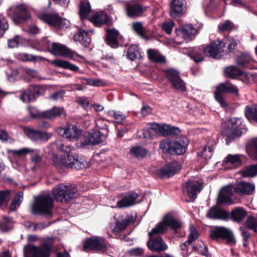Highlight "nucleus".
Segmentation results:
<instances>
[{
	"label": "nucleus",
	"mask_w": 257,
	"mask_h": 257,
	"mask_svg": "<svg viewBox=\"0 0 257 257\" xmlns=\"http://www.w3.org/2000/svg\"><path fill=\"white\" fill-rule=\"evenodd\" d=\"M75 186L60 184L54 187L52 189L53 195L55 199L59 202H66L74 198L77 193Z\"/></svg>",
	"instance_id": "9d476101"
},
{
	"label": "nucleus",
	"mask_w": 257,
	"mask_h": 257,
	"mask_svg": "<svg viewBox=\"0 0 257 257\" xmlns=\"http://www.w3.org/2000/svg\"><path fill=\"white\" fill-rule=\"evenodd\" d=\"M209 45L207 46L206 48L203 47L202 50L200 48H195L190 54V57L196 62H199L203 60V55L209 56V55L205 54L204 53V50L206 49Z\"/></svg>",
	"instance_id": "ea45409f"
},
{
	"label": "nucleus",
	"mask_w": 257,
	"mask_h": 257,
	"mask_svg": "<svg viewBox=\"0 0 257 257\" xmlns=\"http://www.w3.org/2000/svg\"><path fill=\"white\" fill-rule=\"evenodd\" d=\"M255 189L254 184L240 182L235 185H229L222 188L218 196L217 203L221 204H231L233 201L231 199L234 193L240 195H250Z\"/></svg>",
	"instance_id": "f03ea898"
},
{
	"label": "nucleus",
	"mask_w": 257,
	"mask_h": 257,
	"mask_svg": "<svg viewBox=\"0 0 257 257\" xmlns=\"http://www.w3.org/2000/svg\"><path fill=\"white\" fill-rule=\"evenodd\" d=\"M50 147L53 150L49 153V157L56 167L80 169L86 167V163L79 159L77 155L70 154V147L65 145L61 141L51 144Z\"/></svg>",
	"instance_id": "f257e3e1"
},
{
	"label": "nucleus",
	"mask_w": 257,
	"mask_h": 257,
	"mask_svg": "<svg viewBox=\"0 0 257 257\" xmlns=\"http://www.w3.org/2000/svg\"><path fill=\"white\" fill-rule=\"evenodd\" d=\"M166 75L170 81L172 86L182 91L186 90L184 82L181 79L179 72L174 69H169L166 71Z\"/></svg>",
	"instance_id": "f3484780"
},
{
	"label": "nucleus",
	"mask_w": 257,
	"mask_h": 257,
	"mask_svg": "<svg viewBox=\"0 0 257 257\" xmlns=\"http://www.w3.org/2000/svg\"><path fill=\"white\" fill-rule=\"evenodd\" d=\"M23 200V193L22 192H19L14 198L10 207V210L12 211L16 209L20 205Z\"/></svg>",
	"instance_id": "de8ad7c7"
},
{
	"label": "nucleus",
	"mask_w": 257,
	"mask_h": 257,
	"mask_svg": "<svg viewBox=\"0 0 257 257\" xmlns=\"http://www.w3.org/2000/svg\"><path fill=\"white\" fill-rule=\"evenodd\" d=\"M177 36L176 41L177 43L181 44L182 41H178L180 39H183L185 41H189L191 39L192 36L196 33V30L193 28L191 25H187L179 27L176 30Z\"/></svg>",
	"instance_id": "412c9836"
},
{
	"label": "nucleus",
	"mask_w": 257,
	"mask_h": 257,
	"mask_svg": "<svg viewBox=\"0 0 257 257\" xmlns=\"http://www.w3.org/2000/svg\"><path fill=\"white\" fill-rule=\"evenodd\" d=\"M32 151V149L29 148H23L19 150H12L11 152L13 154L17 155L19 157H24Z\"/></svg>",
	"instance_id": "e2e57ef3"
},
{
	"label": "nucleus",
	"mask_w": 257,
	"mask_h": 257,
	"mask_svg": "<svg viewBox=\"0 0 257 257\" xmlns=\"http://www.w3.org/2000/svg\"><path fill=\"white\" fill-rule=\"evenodd\" d=\"M28 137L35 142H46L52 136V134L33 129L28 128L26 131Z\"/></svg>",
	"instance_id": "4be33fe9"
},
{
	"label": "nucleus",
	"mask_w": 257,
	"mask_h": 257,
	"mask_svg": "<svg viewBox=\"0 0 257 257\" xmlns=\"http://www.w3.org/2000/svg\"><path fill=\"white\" fill-rule=\"evenodd\" d=\"M109 116L113 117L117 123H121L125 119L126 116L121 112L118 110H110L107 112Z\"/></svg>",
	"instance_id": "3c124183"
},
{
	"label": "nucleus",
	"mask_w": 257,
	"mask_h": 257,
	"mask_svg": "<svg viewBox=\"0 0 257 257\" xmlns=\"http://www.w3.org/2000/svg\"><path fill=\"white\" fill-rule=\"evenodd\" d=\"M181 169V165L176 161L167 164L159 171V174L162 178H169Z\"/></svg>",
	"instance_id": "b1692460"
},
{
	"label": "nucleus",
	"mask_w": 257,
	"mask_h": 257,
	"mask_svg": "<svg viewBox=\"0 0 257 257\" xmlns=\"http://www.w3.org/2000/svg\"><path fill=\"white\" fill-rule=\"evenodd\" d=\"M12 219L6 216H3L0 221V230L7 231L12 228Z\"/></svg>",
	"instance_id": "603ef678"
},
{
	"label": "nucleus",
	"mask_w": 257,
	"mask_h": 257,
	"mask_svg": "<svg viewBox=\"0 0 257 257\" xmlns=\"http://www.w3.org/2000/svg\"><path fill=\"white\" fill-rule=\"evenodd\" d=\"M109 23L110 20L107 15L104 12H99L95 14L90 20H87L84 25L86 26L87 24L93 23L97 27H101L103 25Z\"/></svg>",
	"instance_id": "393cba45"
},
{
	"label": "nucleus",
	"mask_w": 257,
	"mask_h": 257,
	"mask_svg": "<svg viewBox=\"0 0 257 257\" xmlns=\"http://www.w3.org/2000/svg\"><path fill=\"white\" fill-rule=\"evenodd\" d=\"M31 154V160L33 162H39L41 161L42 155L40 150L37 149H32V151L30 152Z\"/></svg>",
	"instance_id": "052dcab7"
},
{
	"label": "nucleus",
	"mask_w": 257,
	"mask_h": 257,
	"mask_svg": "<svg viewBox=\"0 0 257 257\" xmlns=\"http://www.w3.org/2000/svg\"><path fill=\"white\" fill-rule=\"evenodd\" d=\"M127 56L132 61L141 58V52L138 46L136 45L131 46L128 49Z\"/></svg>",
	"instance_id": "4c0bfd02"
},
{
	"label": "nucleus",
	"mask_w": 257,
	"mask_h": 257,
	"mask_svg": "<svg viewBox=\"0 0 257 257\" xmlns=\"http://www.w3.org/2000/svg\"><path fill=\"white\" fill-rule=\"evenodd\" d=\"M246 225L248 228L253 229L257 232V219L252 216L248 217L246 222Z\"/></svg>",
	"instance_id": "680f3d73"
},
{
	"label": "nucleus",
	"mask_w": 257,
	"mask_h": 257,
	"mask_svg": "<svg viewBox=\"0 0 257 257\" xmlns=\"http://www.w3.org/2000/svg\"><path fill=\"white\" fill-rule=\"evenodd\" d=\"M248 155L254 159H257V138L252 139L251 143L246 147Z\"/></svg>",
	"instance_id": "c03bdc74"
},
{
	"label": "nucleus",
	"mask_w": 257,
	"mask_h": 257,
	"mask_svg": "<svg viewBox=\"0 0 257 257\" xmlns=\"http://www.w3.org/2000/svg\"><path fill=\"white\" fill-rule=\"evenodd\" d=\"M179 132L177 127H173L170 125L163 124L162 125L157 123H152L149 125L146 129L141 130L138 132V136L140 138L145 139H151L155 134L159 136H166Z\"/></svg>",
	"instance_id": "7ed1b4c3"
},
{
	"label": "nucleus",
	"mask_w": 257,
	"mask_h": 257,
	"mask_svg": "<svg viewBox=\"0 0 257 257\" xmlns=\"http://www.w3.org/2000/svg\"><path fill=\"white\" fill-rule=\"evenodd\" d=\"M29 91L34 96L35 99L39 95L43 94L46 91V88L42 85H31Z\"/></svg>",
	"instance_id": "8fccbe9b"
},
{
	"label": "nucleus",
	"mask_w": 257,
	"mask_h": 257,
	"mask_svg": "<svg viewBox=\"0 0 257 257\" xmlns=\"http://www.w3.org/2000/svg\"><path fill=\"white\" fill-rule=\"evenodd\" d=\"M127 253L131 256L138 257L144 254V250L141 247H136L129 249Z\"/></svg>",
	"instance_id": "0e129e2a"
},
{
	"label": "nucleus",
	"mask_w": 257,
	"mask_h": 257,
	"mask_svg": "<svg viewBox=\"0 0 257 257\" xmlns=\"http://www.w3.org/2000/svg\"><path fill=\"white\" fill-rule=\"evenodd\" d=\"M96 126L97 129L100 132H103L104 131H106L107 132V136L108 135V131L107 129V125L106 121L104 120L98 119L95 121Z\"/></svg>",
	"instance_id": "69168bd1"
},
{
	"label": "nucleus",
	"mask_w": 257,
	"mask_h": 257,
	"mask_svg": "<svg viewBox=\"0 0 257 257\" xmlns=\"http://www.w3.org/2000/svg\"><path fill=\"white\" fill-rule=\"evenodd\" d=\"M51 64L57 67L70 69L74 72H78L79 71V68L76 65L65 60H56L51 62Z\"/></svg>",
	"instance_id": "f704fd0d"
},
{
	"label": "nucleus",
	"mask_w": 257,
	"mask_h": 257,
	"mask_svg": "<svg viewBox=\"0 0 257 257\" xmlns=\"http://www.w3.org/2000/svg\"><path fill=\"white\" fill-rule=\"evenodd\" d=\"M246 215V212L242 207L236 208L231 212V216L233 220L235 221L241 220Z\"/></svg>",
	"instance_id": "37998d69"
},
{
	"label": "nucleus",
	"mask_w": 257,
	"mask_h": 257,
	"mask_svg": "<svg viewBox=\"0 0 257 257\" xmlns=\"http://www.w3.org/2000/svg\"><path fill=\"white\" fill-rule=\"evenodd\" d=\"M202 187L200 183L196 181H189L186 183L183 188V192L185 195L187 196L190 200H194L197 196V194L200 192Z\"/></svg>",
	"instance_id": "a211bd4d"
},
{
	"label": "nucleus",
	"mask_w": 257,
	"mask_h": 257,
	"mask_svg": "<svg viewBox=\"0 0 257 257\" xmlns=\"http://www.w3.org/2000/svg\"><path fill=\"white\" fill-rule=\"evenodd\" d=\"M224 74L226 76L231 78H235L238 76H243L246 78L248 77L247 73L242 72L240 70L234 66L226 67L224 69Z\"/></svg>",
	"instance_id": "473e14b6"
},
{
	"label": "nucleus",
	"mask_w": 257,
	"mask_h": 257,
	"mask_svg": "<svg viewBox=\"0 0 257 257\" xmlns=\"http://www.w3.org/2000/svg\"><path fill=\"white\" fill-rule=\"evenodd\" d=\"M43 114L45 118L52 119L56 117L65 115V112L62 107H54L50 110L44 111Z\"/></svg>",
	"instance_id": "7c9ffc66"
},
{
	"label": "nucleus",
	"mask_w": 257,
	"mask_h": 257,
	"mask_svg": "<svg viewBox=\"0 0 257 257\" xmlns=\"http://www.w3.org/2000/svg\"><path fill=\"white\" fill-rule=\"evenodd\" d=\"M91 12V7L88 2H82L79 6V15L81 19H85Z\"/></svg>",
	"instance_id": "a19ab883"
},
{
	"label": "nucleus",
	"mask_w": 257,
	"mask_h": 257,
	"mask_svg": "<svg viewBox=\"0 0 257 257\" xmlns=\"http://www.w3.org/2000/svg\"><path fill=\"white\" fill-rule=\"evenodd\" d=\"M175 25L174 22L172 20L165 21L162 25V29L168 34L172 33V29Z\"/></svg>",
	"instance_id": "bf43d9fd"
},
{
	"label": "nucleus",
	"mask_w": 257,
	"mask_h": 257,
	"mask_svg": "<svg viewBox=\"0 0 257 257\" xmlns=\"http://www.w3.org/2000/svg\"><path fill=\"white\" fill-rule=\"evenodd\" d=\"M236 41L232 38L227 37L221 41L217 40L211 43L206 49L204 50L205 54L209 55L211 57L219 59L221 53L224 51V48L226 47L228 52H232L237 46Z\"/></svg>",
	"instance_id": "20e7f679"
},
{
	"label": "nucleus",
	"mask_w": 257,
	"mask_h": 257,
	"mask_svg": "<svg viewBox=\"0 0 257 257\" xmlns=\"http://www.w3.org/2000/svg\"><path fill=\"white\" fill-rule=\"evenodd\" d=\"M213 150L214 147L213 146L205 147L201 151L198 152V154L199 157L208 160L211 158Z\"/></svg>",
	"instance_id": "49530a36"
},
{
	"label": "nucleus",
	"mask_w": 257,
	"mask_h": 257,
	"mask_svg": "<svg viewBox=\"0 0 257 257\" xmlns=\"http://www.w3.org/2000/svg\"><path fill=\"white\" fill-rule=\"evenodd\" d=\"M233 28V23L229 20H227L218 26V31L221 32L224 31H230Z\"/></svg>",
	"instance_id": "6e6d98bb"
},
{
	"label": "nucleus",
	"mask_w": 257,
	"mask_h": 257,
	"mask_svg": "<svg viewBox=\"0 0 257 257\" xmlns=\"http://www.w3.org/2000/svg\"><path fill=\"white\" fill-rule=\"evenodd\" d=\"M130 153L135 157L143 158L146 155L147 151L142 147L136 146L131 148Z\"/></svg>",
	"instance_id": "09e8293b"
},
{
	"label": "nucleus",
	"mask_w": 257,
	"mask_h": 257,
	"mask_svg": "<svg viewBox=\"0 0 257 257\" xmlns=\"http://www.w3.org/2000/svg\"><path fill=\"white\" fill-rule=\"evenodd\" d=\"M106 32L107 44L112 48L117 47L118 46V32L114 29H108Z\"/></svg>",
	"instance_id": "2f4dec72"
},
{
	"label": "nucleus",
	"mask_w": 257,
	"mask_h": 257,
	"mask_svg": "<svg viewBox=\"0 0 257 257\" xmlns=\"http://www.w3.org/2000/svg\"><path fill=\"white\" fill-rule=\"evenodd\" d=\"M148 55L149 58L156 62H165V58L162 56L158 51L153 49L148 50Z\"/></svg>",
	"instance_id": "79ce46f5"
},
{
	"label": "nucleus",
	"mask_w": 257,
	"mask_h": 257,
	"mask_svg": "<svg viewBox=\"0 0 257 257\" xmlns=\"http://www.w3.org/2000/svg\"><path fill=\"white\" fill-rule=\"evenodd\" d=\"M128 224V221L126 220L119 221L116 219L115 216H114L110 222V227L113 232L117 233L124 230Z\"/></svg>",
	"instance_id": "c756f323"
},
{
	"label": "nucleus",
	"mask_w": 257,
	"mask_h": 257,
	"mask_svg": "<svg viewBox=\"0 0 257 257\" xmlns=\"http://www.w3.org/2000/svg\"><path fill=\"white\" fill-rule=\"evenodd\" d=\"M245 114L248 119L257 122V105L253 104L247 105L245 108Z\"/></svg>",
	"instance_id": "c9c22d12"
},
{
	"label": "nucleus",
	"mask_w": 257,
	"mask_h": 257,
	"mask_svg": "<svg viewBox=\"0 0 257 257\" xmlns=\"http://www.w3.org/2000/svg\"><path fill=\"white\" fill-rule=\"evenodd\" d=\"M76 101L85 109L90 108V104L89 101L85 97H79L76 99Z\"/></svg>",
	"instance_id": "774afa93"
},
{
	"label": "nucleus",
	"mask_w": 257,
	"mask_h": 257,
	"mask_svg": "<svg viewBox=\"0 0 257 257\" xmlns=\"http://www.w3.org/2000/svg\"><path fill=\"white\" fill-rule=\"evenodd\" d=\"M252 62V59L248 54H242L238 56L236 60V62L238 65L243 66L250 69L252 68L251 64Z\"/></svg>",
	"instance_id": "58836bf2"
},
{
	"label": "nucleus",
	"mask_w": 257,
	"mask_h": 257,
	"mask_svg": "<svg viewBox=\"0 0 257 257\" xmlns=\"http://www.w3.org/2000/svg\"><path fill=\"white\" fill-rule=\"evenodd\" d=\"M53 237H48L43 240L42 246H30L24 249L25 257H49L54 246Z\"/></svg>",
	"instance_id": "423d86ee"
},
{
	"label": "nucleus",
	"mask_w": 257,
	"mask_h": 257,
	"mask_svg": "<svg viewBox=\"0 0 257 257\" xmlns=\"http://www.w3.org/2000/svg\"><path fill=\"white\" fill-rule=\"evenodd\" d=\"M170 16L176 18L183 14L185 7L184 0H173L170 7Z\"/></svg>",
	"instance_id": "c85d7f7f"
},
{
	"label": "nucleus",
	"mask_w": 257,
	"mask_h": 257,
	"mask_svg": "<svg viewBox=\"0 0 257 257\" xmlns=\"http://www.w3.org/2000/svg\"><path fill=\"white\" fill-rule=\"evenodd\" d=\"M28 110L32 117L44 118V111H39L37 108L33 106H29Z\"/></svg>",
	"instance_id": "4d7b16f0"
},
{
	"label": "nucleus",
	"mask_w": 257,
	"mask_h": 257,
	"mask_svg": "<svg viewBox=\"0 0 257 257\" xmlns=\"http://www.w3.org/2000/svg\"><path fill=\"white\" fill-rule=\"evenodd\" d=\"M53 199L49 195L38 196L32 206V209L35 214L46 216L52 214Z\"/></svg>",
	"instance_id": "6e6552de"
},
{
	"label": "nucleus",
	"mask_w": 257,
	"mask_h": 257,
	"mask_svg": "<svg viewBox=\"0 0 257 257\" xmlns=\"http://www.w3.org/2000/svg\"><path fill=\"white\" fill-rule=\"evenodd\" d=\"M20 99L24 102H29L35 100L34 96L30 92L29 89L27 91H25L22 93Z\"/></svg>",
	"instance_id": "338daca9"
},
{
	"label": "nucleus",
	"mask_w": 257,
	"mask_h": 257,
	"mask_svg": "<svg viewBox=\"0 0 257 257\" xmlns=\"http://www.w3.org/2000/svg\"><path fill=\"white\" fill-rule=\"evenodd\" d=\"M242 177H253L257 175V164L246 167L241 171Z\"/></svg>",
	"instance_id": "a18cd8bd"
},
{
	"label": "nucleus",
	"mask_w": 257,
	"mask_h": 257,
	"mask_svg": "<svg viewBox=\"0 0 257 257\" xmlns=\"http://www.w3.org/2000/svg\"><path fill=\"white\" fill-rule=\"evenodd\" d=\"M37 17L40 20L47 23L49 25L59 29L66 28L70 24L68 20L60 18L55 13H40L38 14Z\"/></svg>",
	"instance_id": "ddd939ff"
},
{
	"label": "nucleus",
	"mask_w": 257,
	"mask_h": 257,
	"mask_svg": "<svg viewBox=\"0 0 257 257\" xmlns=\"http://www.w3.org/2000/svg\"><path fill=\"white\" fill-rule=\"evenodd\" d=\"M138 195L136 193H132L126 194L117 202V207L122 208L128 207L135 204V201Z\"/></svg>",
	"instance_id": "bb28decb"
},
{
	"label": "nucleus",
	"mask_w": 257,
	"mask_h": 257,
	"mask_svg": "<svg viewBox=\"0 0 257 257\" xmlns=\"http://www.w3.org/2000/svg\"><path fill=\"white\" fill-rule=\"evenodd\" d=\"M132 27L133 30L138 33L142 37H145L144 32L145 30L143 26V25L140 22L134 23L132 24Z\"/></svg>",
	"instance_id": "13d9d810"
},
{
	"label": "nucleus",
	"mask_w": 257,
	"mask_h": 257,
	"mask_svg": "<svg viewBox=\"0 0 257 257\" xmlns=\"http://www.w3.org/2000/svg\"><path fill=\"white\" fill-rule=\"evenodd\" d=\"M247 130L241 125L239 118H232L228 122L227 125L223 131V134L226 137V144L245 133Z\"/></svg>",
	"instance_id": "0eeeda50"
},
{
	"label": "nucleus",
	"mask_w": 257,
	"mask_h": 257,
	"mask_svg": "<svg viewBox=\"0 0 257 257\" xmlns=\"http://www.w3.org/2000/svg\"><path fill=\"white\" fill-rule=\"evenodd\" d=\"M105 239L102 237L94 236L87 239L84 244V249L104 250L106 248Z\"/></svg>",
	"instance_id": "6ab92c4d"
},
{
	"label": "nucleus",
	"mask_w": 257,
	"mask_h": 257,
	"mask_svg": "<svg viewBox=\"0 0 257 257\" xmlns=\"http://www.w3.org/2000/svg\"><path fill=\"white\" fill-rule=\"evenodd\" d=\"M225 162L228 164L231 165V168H236L241 164L240 156L239 155H228L225 160Z\"/></svg>",
	"instance_id": "e433bc0d"
},
{
	"label": "nucleus",
	"mask_w": 257,
	"mask_h": 257,
	"mask_svg": "<svg viewBox=\"0 0 257 257\" xmlns=\"http://www.w3.org/2000/svg\"><path fill=\"white\" fill-rule=\"evenodd\" d=\"M150 238L148 241V247L152 251H163L168 248L167 244L160 236L154 237L150 236Z\"/></svg>",
	"instance_id": "5701e85b"
},
{
	"label": "nucleus",
	"mask_w": 257,
	"mask_h": 257,
	"mask_svg": "<svg viewBox=\"0 0 257 257\" xmlns=\"http://www.w3.org/2000/svg\"><path fill=\"white\" fill-rule=\"evenodd\" d=\"M8 15L16 24L26 21L29 17L28 9L25 4H19L11 7L8 10Z\"/></svg>",
	"instance_id": "4468645a"
},
{
	"label": "nucleus",
	"mask_w": 257,
	"mask_h": 257,
	"mask_svg": "<svg viewBox=\"0 0 257 257\" xmlns=\"http://www.w3.org/2000/svg\"><path fill=\"white\" fill-rule=\"evenodd\" d=\"M90 33H93L92 29H88L87 28L80 29L79 30V32L74 36V40L76 41L79 42L82 45L86 47L89 45L91 42V39L89 37Z\"/></svg>",
	"instance_id": "a878e982"
},
{
	"label": "nucleus",
	"mask_w": 257,
	"mask_h": 257,
	"mask_svg": "<svg viewBox=\"0 0 257 257\" xmlns=\"http://www.w3.org/2000/svg\"><path fill=\"white\" fill-rule=\"evenodd\" d=\"M56 132L69 141L77 139L81 134L80 130L75 125H69L65 127H59L56 129Z\"/></svg>",
	"instance_id": "aec40b11"
},
{
	"label": "nucleus",
	"mask_w": 257,
	"mask_h": 257,
	"mask_svg": "<svg viewBox=\"0 0 257 257\" xmlns=\"http://www.w3.org/2000/svg\"><path fill=\"white\" fill-rule=\"evenodd\" d=\"M106 137V131L100 132L98 130H93L85 135L84 141L81 143V147L84 148L87 145L98 144L102 142Z\"/></svg>",
	"instance_id": "2eb2a0df"
},
{
	"label": "nucleus",
	"mask_w": 257,
	"mask_h": 257,
	"mask_svg": "<svg viewBox=\"0 0 257 257\" xmlns=\"http://www.w3.org/2000/svg\"><path fill=\"white\" fill-rule=\"evenodd\" d=\"M207 216L211 219L225 220L229 217V213L217 207H212L208 210Z\"/></svg>",
	"instance_id": "cd10ccee"
},
{
	"label": "nucleus",
	"mask_w": 257,
	"mask_h": 257,
	"mask_svg": "<svg viewBox=\"0 0 257 257\" xmlns=\"http://www.w3.org/2000/svg\"><path fill=\"white\" fill-rule=\"evenodd\" d=\"M224 93H233L238 95V89L236 86L227 81L221 83L216 87L214 92L215 98L221 107L226 108L228 104L222 96Z\"/></svg>",
	"instance_id": "f8f14e48"
},
{
	"label": "nucleus",
	"mask_w": 257,
	"mask_h": 257,
	"mask_svg": "<svg viewBox=\"0 0 257 257\" xmlns=\"http://www.w3.org/2000/svg\"><path fill=\"white\" fill-rule=\"evenodd\" d=\"M126 11L129 17L140 16L143 13L142 7L140 5H127Z\"/></svg>",
	"instance_id": "72a5a7b5"
},
{
	"label": "nucleus",
	"mask_w": 257,
	"mask_h": 257,
	"mask_svg": "<svg viewBox=\"0 0 257 257\" xmlns=\"http://www.w3.org/2000/svg\"><path fill=\"white\" fill-rule=\"evenodd\" d=\"M188 145L187 139L183 137L174 141L163 140L160 144V149L164 153L180 155L186 152Z\"/></svg>",
	"instance_id": "39448f33"
},
{
	"label": "nucleus",
	"mask_w": 257,
	"mask_h": 257,
	"mask_svg": "<svg viewBox=\"0 0 257 257\" xmlns=\"http://www.w3.org/2000/svg\"><path fill=\"white\" fill-rule=\"evenodd\" d=\"M182 226L181 222L175 219L171 214H166L163 218L162 221L158 223L152 230L149 232V235L152 236L164 233L170 227L176 230L180 228Z\"/></svg>",
	"instance_id": "1a4fd4ad"
},
{
	"label": "nucleus",
	"mask_w": 257,
	"mask_h": 257,
	"mask_svg": "<svg viewBox=\"0 0 257 257\" xmlns=\"http://www.w3.org/2000/svg\"><path fill=\"white\" fill-rule=\"evenodd\" d=\"M47 47L51 53L55 55L70 57L72 59L80 62H83L85 61L83 56L71 50L61 44L56 43H48Z\"/></svg>",
	"instance_id": "9b49d317"
},
{
	"label": "nucleus",
	"mask_w": 257,
	"mask_h": 257,
	"mask_svg": "<svg viewBox=\"0 0 257 257\" xmlns=\"http://www.w3.org/2000/svg\"><path fill=\"white\" fill-rule=\"evenodd\" d=\"M11 191L9 190L0 191V206L7 203L11 199Z\"/></svg>",
	"instance_id": "864d4df0"
},
{
	"label": "nucleus",
	"mask_w": 257,
	"mask_h": 257,
	"mask_svg": "<svg viewBox=\"0 0 257 257\" xmlns=\"http://www.w3.org/2000/svg\"><path fill=\"white\" fill-rule=\"evenodd\" d=\"M210 236L212 239L223 238L230 244H234L235 240L232 232L228 228L224 227H216L210 231Z\"/></svg>",
	"instance_id": "dca6fc26"
},
{
	"label": "nucleus",
	"mask_w": 257,
	"mask_h": 257,
	"mask_svg": "<svg viewBox=\"0 0 257 257\" xmlns=\"http://www.w3.org/2000/svg\"><path fill=\"white\" fill-rule=\"evenodd\" d=\"M8 28V21L3 15L0 14V36H3Z\"/></svg>",
	"instance_id": "5fc2aeb1"
}]
</instances>
